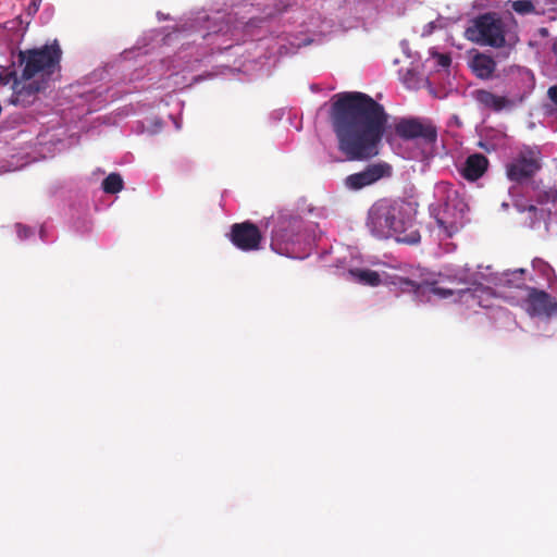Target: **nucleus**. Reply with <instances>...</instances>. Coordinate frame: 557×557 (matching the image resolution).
<instances>
[{
    "mask_svg": "<svg viewBox=\"0 0 557 557\" xmlns=\"http://www.w3.org/2000/svg\"><path fill=\"white\" fill-rule=\"evenodd\" d=\"M388 113L371 96L346 91L334 96L330 119L337 148L348 161H366L376 157L386 133Z\"/></svg>",
    "mask_w": 557,
    "mask_h": 557,
    "instance_id": "1",
    "label": "nucleus"
},
{
    "mask_svg": "<svg viewBox=\"0 0 557 557\" xmlns=\"http://www.w3.org/2000/svg\"><path fill=\"white\" fill-rule=\"evenodd\" d=\"M416 209L405 199H380L368 211L367 227L376 238L394 237L414 245L421 239L416 226Z\"/></svg>",
    "mask_w": 557,
    "mask_h": 557,
    "instance_id": "2",
    "label": "nucleus"
},
{
    "mask_svg": "<svg viewBox=\"0 0 557 557\" xmlns=\"http://www.w3.org/2000/svg\"><path fill=\"white\" fill-rule=\"evenodd\" d=\"M62 50L57 42L40 48L20 51L18 62L24 65L22 78L30 79L36 75L50 76L60 66Z\"/></svg>",
    "mask_w": 557,
    "mask_h": 557,
    "instance_id": "3",
    "label": "nucleus"
},
{
    "mask_svg": "<svg viewBox=\"0 0 557 557\" xmlns=\"http://www.w3.org/2000/svg\"><path fill=\"white\" fill-rule=\"evenodd\" d=\"M304 221L298 215H280L271 235V249L286 257L296 256V246L305 239Z\"/></svg>",
    "mask_w": 557,
    "mask_h": 557,
    "instance_id": "4",
    "label": "nucleus"
},
{
    "mask_svg": "<svg viewBox=\"0 0 557 557\" xmlns=\"http://www.w3.org/2000/svg\"><path fill=\"white\" fill-rule=\"evenodd\" d=\"M469 40L493 48H503L506 44L505 25L496 13H484L472 21L466 29Z\"/></svg>",
    "mask_w": 557,
    "mask_h": 557,
    "instance_id": "5",
    "label": "nucleus"
},
{
    "mask_svg": "<svg viewBox=\"0 0 557 557\" xmlns=\"http://www.w3.org/2000/svg\"><path fill=\"white\" fill-rule=\"evenodd\" d=\"M457 287H442L437 283H431L423 286V294L432 295L442 299L455 297L456 300L469 302L474 301L479 292L484 290V286L472 280L467 272L455 275L450 278Z\"/></svg>",
    "mask_w": 557,
    "mask_h": 557,
    "instance_id": "6",
    "label": "nucleus"
},
{
    "mask_svg": "<svg viewBox=\"0 0 557 557\" xmlns=\"http://www.w3.org/2000/svg\"><path fill=\"white\" fill-rule=\"evenodd\" d=\"M541 169V151L536 147H523L506 165L507 177L516 183L532 178Z\"/></svg>",
    "mask_w": 557,
    "mask_h": 557,
    "instance_id": "7",
    "label": "nucleus"
},
{
    "mask_svg": "<svg viewBox=\"0 0 557 557\" xmlns=\"http://www.w3.org/2000/svg\"><path fill=\"white\" fill-rule=\"evenodd\" d=\"M395 133L403 140L421 139L425 144H434L437 139L436 126L419 117H401L395 124Z\"/></svg>",
    "mask_w": 557,
    "mask_h": 557,
    "instance_id": "8",
    "label": "nucleus"
},
{
    "mask_svg": "<svg viewBox=\"0 0 557 557\" xmlns=\"http://www.w3.org/2000/svg\"><path fill=\"white\" fill-rule=\"evenodd\" d=\"M515 207L521 213L522 224L525 227L545 233L549 231L552 209L548 201L539 200L536 205L517 202Z\"/></svg>",
    "mask_w": 557,
    "mask_h": 557,
    "instance_id": "9",
    "label": "nucleus"
},
{
    "mask_svg": "<svg viewBox=\"0 0 557 557\" xmlns=\"http://www.w3.org/2000/svg\"><path fill=\"white\" fill-rule=\"evenodd\" d=\"M392 174V166L385 162L367 165L362 171L348 175L345 178V186L350 190H360L368 187L383 177Z\"/></svg>",
    "mask_w": 557,
    "mask_h": 557,
    "instance_id": "10",
    "label": "nucleus"
},
{
    "mask_svg": "<svg viewBox=\"0 0 557 557\" xmlns=\"http://www.w3.org/2000/svg\"><path fill=\"white\" fill-rule=\"evenodd\" d=\"M230 240L243 251H253L260 248L262 234L256 224L246 221L231 226Z\"/></svg>",
    "mask_w": 557,
    "mask_h": 557,
    "instance_id": "11",
    "label": "nucleus"
},
{
    "mask_svg": "<svg viewBox=\"0 0 557 557\" xmlns=\"http://www.w3.org/2000/svg\"><path fill=\"white\" fill-rule=\"evenodd\" d=\"M527 311L531 317L557 314V301L547 292L527 286Z\"/></svg>",
    "mask_w": 557,
    "mask_h": 557,
    "instance_id": "12",
    "label": "nucleus"
},
{
    "mask_svg": "<svg viewBox=\"0 0 557 557\" xmlns=\"http://www.w3.org/2000/svg\"><path fill=\"white\" fill-rule=\"evenodd\" d=\"M488 168V159L482 153H473L470 154L461 170L460 173L462 177L469 182H474L482 177Z\"/></svg>",
    "mask_w": 557,
    "mask_h": 557,
    "instance_id": "13",
    "label": "nucleus"
},
{
    "mask_svg": "<svg viewBox=\"0 0 557 557\" xmlns=\"http://www.w3.org/2000/svg\"><path fill=\"white\" fill-rule=\"evenodd\" d=\"M473 99L484 109L500 112L511 104L505 96L495 95L485 89H478L472 92Z\"/></svg>",
    "mask_w": 557,
    "mask_h": 557,
    "instance_id": "14",
    "label": "nucleus"
},
{
    "mask_svg": "<svg viewBox=\"0 0 557 557\" xmlns=\"http://www.w3.org/2000/svg\"><path fill=\"white\" fill-rule=\"evenodd\" d=\"M471 69L476 77L488 79L496 70V62L487 54L476 53L471 60Z\"/></svg>",
    "mask_w": 557,
    "mask_h": 557,
    "instance_id": "15",
    "label": "nucleus"
},
{
    "mask_svg": "<svg viewBox=\"0 0 557 557\" xmlns=\"http://www.w3.org/2000/svg\"><path fill=\"white\" fill-rule=\"evenodd\" d=\"M350 275L359 283L368 286H377L381 284V276L376 271L369 269H354L349 271Z\"/></svg>",
    "mask_w": 557,
    "mask_h": 557,
    "instance_id": "16",
    "label": "nucleus"
},
{
    "mask_svg": "<svg viewBox=\"0 0 557 557\" xmlns=\"http://www.w3.org/2000/svg\"><path fill=\"white\" fill-rule=\"evenodd\" d=\"M123 178L117 173H111L102 181V189L107 194H116L123 189Z\"/></svg>",
    "mask_w": 557,
    "mask_h": 557,
    "instance_id": "17",
    "label": "nucleus"
},
{
    "mask_svg": "<svg viewBox=\"0 0 557 557\" xmlns=\"http://www.w3.org/2000/svg\"><path fill=\"white\" fill-rule=\"evenodd\" d=\"M524 273H525L524 269H517L511 272L505 273L506 284H508L510 286H515V287H522L524 285V283H523Z\"/></svg>",
    "mask_w": 557,
    "mask_h": 557,
    "instance_id": "18",
    "label": "nucleus"
},
{
    "mask_svg": "<svg viewBox=\"0 0 557 557\" xmlns=\"http://www.w3.org/2000/svg\"><path fill=\"white\" fill-rule=\"evenodd\" d=\"M511 9L521 15L533 13L535 8L531 0H516L511 3Z\"/></svg>",
    "mask_w": 557,
    "mask_h": 557,
    "instance_id": "19",
    "label": "nucleus"
},
{
    "mask_svg": "<svg viewBox=\"0 0 557 557\" xmlns=\"http://www.w3.org/2000/svg\"><path fill=\"white\" fill-rule=\"evenodd\" d=\"M399 284L401 287H409L411 289H413L414 292H419L422 286L419 285L418 283H416L414 281L410 280V278H399Z\"/></svg>",
    "mask_w": 557,
    "mask_h": 557,
    "instance_id": "20",
    "label": "nucleus"
},
{
    "mask_svg": "<svg viewBox=\"0 0 557 557\" xmlns=\"http://www.w3.org/2000/svg\"><path fill=\"white\" fill-rule=\"evenodd\" d=\"M437 64L442 67H448L451 63V59L448 54L437 53Z\"/></svg>",
    "mask_w": 557,
    "mask_h": 557,
    "instance_id": "21",
    "label": "nucleus"
},
{
    "mask_svg": "<svg viewBox=\"0 0 557 557\" xmlns=\"http://www.w3.org/2000/svg\"><path fill=\"white\" fill-rule=\"evenodd\" d=\"M16 230L20 238H27L32 234V230L22 224H17Z\"/></svg>",
    "mask_w": 557,
    "mask_h": 557,
    "instance_id": "22",
    "label": "nucleus"
},
{
    "mask_svg": "<svg viewBox=\"0 0 557 557\" xmlns=\"http://www.w3.org/2000/svg\"><path fill=\"white\" fill-rule=\"evenodd\" d=\"M547 95L552 102L557 107V85L549 87Z\"/></svg>",
    "mask_w": 557,
    "mask_h": 557,
    "instance_id": "23",
    "label": "nucleus"
},
{
    "mask_svg": "<svg viewBox=\"0 0 557 557\" xmlns=\"http://www.w3.org/2000/svg\"><path fill=\"white\" fill-rule=\"evenodd\" d=\"M40 88H41L40 85L35 84V83H32L27 87H24L27 95H33V94L38 92L40 90Z\"/></svg>",
    "mask_w": 557,
    "mask_h": 557,
    "instance_id": "24",
    "label": "nucleus"
}]
</instances>
